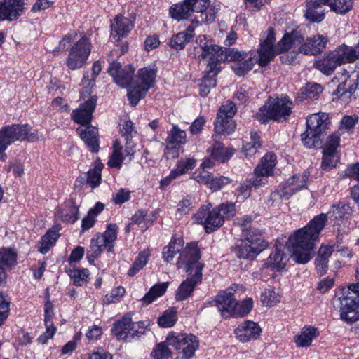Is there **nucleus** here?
I'll return each instance as SVG.
<instances>
[{"label":"nucleus","instance_id":"36","mask_svg":"<svg viewBox=\"0 0 359 359\" xmlns=\"http://www.w3.org/2000/svg\"><path fill=\"white\" fill-rule=\"evenodd\" d=\"M169 283L163 282L161 283L155 284L153 285L148 292L142 298V301L144 304L149 305L162 297L168 287Z\"/></svg>","mask_w":359,"mask_h":359},{"label":"nucleus","instance_id":"32","mask_svg":"<svg viewBox=\"0 0 359 359\" xmlns=\"http://www.w3.org/2000/svg\"><path fill=\"white\" fill-rule=\"evenodd\" d=\"M81 138L93 152L99 150L98 130L95 127L88 126L85 130H78Z\"/></svg>","mask_w":359,"mask_h":359},{"label":"nucleus","instance_id":"6","mask_svg":"<svg viewBox=\"0 0 359 359\" xmlns=\"http://www.w3.org/2000/svg\"><path fill=\"white\" fill-rule=\"evenodd\" d=\"M292 102L288 97H270L255 114L256 119L261 123L270 120L283 121L290 115Z\"/></svg>","mask_w":359,"mask_h":359},{"label":"nucleus","instance_id":"27","mask_svg":"<svg viewBox=\"0 0 359 359\" xmlns=\"http://www.w3.org/2000/svg\"><path fill=\"white\" fill-rule=\"evenodd\" d=\"M326 0H308L305 12L306 18L312 22H320L325 18V9L323 6Z\"/></svg>","mask_w":359,"mask_h":359},{"label":"nucleus","instance_id":"52","mask_svg":"<svg viewBox=\"0 0 359 359\" xmlns=\"http://www.w3.org/2000/svg\"><path fill=\"white\" fill-rule=\"evenodd\" d=\"M103 168V164L96 163L94 168L87 172V183L92 187H97L101 182V172Z\"/></svg>","mask_w":359,"mask_h":359},{"label":"nucleus","instance_id":"25","mask_svg":"<svg viewBox=\"0 0 359 359\" xmlns=\"http://www.w3.org/2000/svg\"><path fill=\"white\" fill-rule=\"evenodd\" d=\"M304 42L303 36L297 31L285 34L278 43L277 49L280 53L292 50V53H299L300 46Z\"/></svg>","mask_w":359,"mask_h":359},{"label":"nucleus","instance_id":"7","mask_svg":"<svg viewBox=\"0 0 359 359\" xmlns=\"http://www.w3.org/2000/svg\"><path fill=\"white\" fill-rule=\"evenodd\" d=\"M221 50L222 47L213 43L205 35H199L195 40V46L190 50V55L199 61L208 59L207 66L210 72L215 74L222 70L218 58Z\"/></svg>","mask_w":359,"mask_h":359},{"label":"nucleus","instance_id":"51","mask_svg":"<svg viewBox=\"0 0 359 359\" xmlns=\"http://www.w3.org/2000/svg\"><path fill=\"white\" fill-rule=\"evenodd\" d=\"M261 301L264 306L271 307L280 301V295L274 288H267L262 292Z\"/></svg>","mask_w":359,"mask_h":359},{"label":"nucleus","instance_id":"24","mask_svg":"<svg viewBox=\"0 0 359 359\" xmlns=\"http://www.w3.org/2000/svg\"><path fill=\"white\" fill-rule=\"evenodd\" d=\"M96 105V98L90 97L80 107L74 109L72 114V118L74 122L81 125H88L92 119V114Z\"/></svg>","mask_w":359,"mask_h":359},{"label":"nucleus","instance_id":"55","mask_svg":"<svg viewBox=\"0 0 359 359\" xmlns=\"http://www.w3.org/2000/svg\"><path fill=\"white\" fill-rule=\"evenodd\" d=\"M196 165V161L193 158H182L177 163L176 168L172 170V175L177 173L178 176L186 174Z\"/></svg>","mask_w":359,"mask_h":359},{"label":"nucleus","instance_id":"44","mask_svg":"<svg viewBox=\"0 0 359 359\" xmlns=\"http://www.w3.org/2000/svg\"><path fill=\"white\" fill-rule=\"evenodd\" d=\"M307 180L308 176L305 174L293 176L287 180L290 191L282 194L286 197H290L296 192L306 187Z\"/></svg>","mask_w":359,"mask_h":359},{"label":"nucleus","instance_id":"39","mask_svg":"<svg viewBox=\"0 0 359 359\" xmlns=\"http://www.w3.org/2000/svg\"><path fill=\"white\" fill-rule=\"evenodd\" d=\"M248 53L239 51L236 48H222L218 55L219 65L221 67L222 61H233L236 63L238 62L241 60H244L247 57Z\"/></svg>","mask_w":359,"mask_h":359},{"label":"nucleus","instance_id":"17","mask_svg":"<svg viewBox=\"0 0 359 359\" xmlns=\"http://www.w3.org/2000/svg\"><path fill=\"white\" fill-rule=\"evenodd\" d=\"M240 288L241 286L233 285L215 297V305L223 318L231 317L235 304L234 294Z\"/></svg>","mask_w":359,"mask_h":359},{"label":"nucleus","instance_id":"15","mask_svg":"<svg viewBox=\"0 0 359 359\" xmlns=\"http://www.w3.org/2000/svg\"><path fill=\"white\" fill-rule=\"evenodd\" d=\"M288 259L287 255L280 250L276 248V250L271 253L265 264L259 269V278L266 280L269 277L273 276V271H280L285 269Z\"/></svg>","mask_w":359,"mask_h":359},{"label":"nucleus","instance_id":"61","mask_svg":"<svg viewBox=\"0 0 359 359\" xmlns=\"http://www.w3.org/2000/svg\"><path fill=\"white\" fill-rule=\"evenodd\" d=\"M125 292L124 287L118 286L112 290L110 293L107 294L103 301L107 304L119 302L123 297Z\"/></svg>","mask_w":359,"mask_h":359},{"label":"nucleus","instance_id":"34","mask_svg":"<svg viewBox=\"0 0 359 359\" xmlns=\"http://www.w3.org/2000/svg\"><path fill=\"white\" fill-rule=\"evenodd\" d=\"M104 205L97 202L89 209L87 215L81 221V231L85 232L93 228L95 224L97 217L104 210Z\"/></svg>","mask_w":359,"mask_h":359},{"label":"nucleus","instance_id":"49","mask_svg":"<svg viewBox=\"0 0 359 359\" xmlns=\"http://www.w3.org/2000/svg\"><path fill=\"white\" fill-rule=\"evenodd\" d=\"M276 164V156L273 153H267L262 158L260 163L256 168H260L262 172L272 175Z\"/></svg>","mask_w":359,"mask_h":359},{"label":"nucleus","instance_id":"35","mask_svg":"<svg viewBox=\"0 0 359 359\" xmlns=\"http://www.w3.org/2000/svg\"><path fill=\"white\" fill-rule=\"evenodd\" d=\"M339 65L344 63L353 62L357 60L353 47L343 44L332 50Z\"/></svg>","mask_w":359,"mask_h":359},{"label":"nucleus","instance_id":"57","mask_svg":"<svg viewBox=\"0 0 359 359\" xmlns=\"http://www.w3.org/2000/svg\"><path fill=\"white\" fill-rule=\"evenodd\" d=\"M177 321V310L175 308H170L158 318V323L162 327H170Z\"/></svg>","mask_w":359,"mask_h":359},{"label":"nucleus","instance_id":"37","mask_svg":"<svg viewBox=\"0 0 359 359\" xmlns=\"http://www.w3.org/2000/svg\"><path fill=\"white\" fill-rule=\"evenodd\" d=\"M20 13L18 6H15L11 0L0 1V21L15 20Z\"/></svg>","mask_w":359,"mask_h":359},{"label":"nucleus","instance_id":"19","mask_svg":"<svg viewBox=\"0 0 359 359\" xmlns=\"http://www.w3.org/2000/svg\"><path fill=\"white\" fill-rule=\"evenodd\" d=\"M135 68L133 65H128L122 67L121 63L116 61L111 62L108 68V72L113 77L114 82L123 88H130Z\"/></svg>","mask_w":359,"mask_h":359},{"label":"nucleus","instance_id":"2","mask_svg":"<svg viewBox=\"0 0 359 359\" xmlns=\"http://www.w3.org/2000/svg\"><path fill=\"white\" fill-rule=\"evenodd\" d=\"M201 253L194 245L187 248L178 257L177 266L188 273L186 280L182 282L176 292V299L183 301L187 299L196 285L202 280V270L204 264L200 261Z\"/></svg>","mask_w":359,"mask_h":359},{"label":"nucleus","instance_id":"20","mask_svg":"<svg viewBox=\"0 0 359 359\" xmlns=\"http://www.w3.org/2000/svg\"><path fill=\"white\" fill-rule=\"evenodd\" d=\"M262 332L258 323L247 320L238 324L233 332L237 340L241 343H248L258 339Z\"/></svg>","mask_w":359,"mask_h":359},{"label":"nucleus","instance_id":"50","mask_svg":"<svg viewBox=\"0 0 359 359\" xmlns=\"http://www.w3.org/2000/svg\"><path fill=\"white\" fill-rule=\"evenodd\" d=\"M276 164V156L273 153H267L262 158L260 163L256 168H260L262 172L272 175Z\"/></svg>","mask_w":359,"mask_h":359},{"label":"nucleus","instance_id":"41","mask_svg":"<svg viewBox=\"0 0 359 359\" xmlns=\"http://www.w3.org/2000/svg\"><path fill=\"white\" fill-rule=\"evenodd\" d=\"M191 13V7L187 2V0L182 3L176 4L170 8V16L178 21L187 18Z\"/></svg>","mask_w":359,"mask_h":359},{"label":"nucleus","instance_id":"3","mask_svg":"<svg viewBox=\"0 0 359 359\" xmlns=\"http://www.w3.org/2000/svg\"><path fill=\"white\" fill-rule=\"evenodd\" d=\"M237 111L236 104L227 101L219 109L215 121V130L217 135H213L214 143L208 149V153L215 160L219 162L227 161L233 154L231 148H225L218 140V135H231L236 129V123L232 120Z\"/></svg>","mask_w":359,"mask_h":359},{"label":"nucleus","instance_id":"48","mask_svg":"<svg viewBox=\"0 0 359 359\" xmlns=\"http://www.w3.org/2000/svg\"><path fill=\"white\" fill-rule=\"evenodd\" d=\"M339 161L337 152L323 150L321 168L323 170L329 171L335 168Z\"/></svg>","mask_w":359,"mask_h":359},{"label":"nucleus","instance_id":"1","mask_svg":"<svg viewBox=\"0 0 359 359\" xmlns=\"http://www.w3.org/2000/svg\"><path fill=\"white\" fill-rule=\"evenodd\" d=\"M351 212V207L346 204L334 205L327 214L321 213L316 216L306 226L296 231L289 237L291 258L300 264L309 262L313 257L315 244L318 241L319 234L327 217L337 220L346 217Z\"/></svg>","mask_w":359,"mask_h":359},{"label":"nucleus","instance_id":"12","mask_svg":"<svg viewBox=\"0 0 359 359\" xmlns=\"http://www.w3.org/2000/svg\"><path fill=\"white\" fill-rule=\"evenodd\" d=\"M334 84L338 83L337 88L333 93L338 97L341 104H346L351 102L357 88H359V74L350 75L346 70L332 81Z\"/></svg>","mask_w":359,"mask_h":359},{"label":"nucleus","instance_id":"30","mask_svg":"<svg viewBox=\"0 0 359 359\" xmlns=\"http://www.w3.org/2000/svg\"><path fill=\"white\" fill-rule=\"evenodd\" d=\"M339 64L332 51L324 55L315 62V67L325 75L332 74Z\"/></svg>","mask_w":359,"mask_h":359},{"label":"nucleus","instance_id":"9","mask_svg":"<svg viewBox=\"0 0 359 359\" xmlns=\"http://www.w3.org/2000/svg\"><path fill=\"white\" fill-rule=\"evenodd\" d=\"M117 233V225L111 223L107 224L104 233H97L90 240V250L87 252V259L90 263H93L104 250L113 251Z\"/></svg>","mask_w":359,"mask_h":359},{"label":"nucleus","instance_id":"23","mask_svg":"<svg viewBox=\"0 0 359 359\" xmlns=\"http://www.w3.org/2000/svg\"><path fill=\"white\" fill-rule=\"evenodd\" d=\"M340 301V318L346 323H353L359 320V311L357 302L348 297L339 298Z\"/></svg>","mask_w":359,"mask_h":359},{"label":"nucleus","instance_id":"45","mask_svg":"<svg viewBox=\"0 0 359 359\" xmlns=\"http://www.w3.org/2000/svg\"><path fill=\"white\" fill-rule=\"evenodd\" d=\"M326 4L332 11L344 15L352 9L353 0H326Z\"/></svg>","mask_w":359,"mask_h":359},{"label":"nucleus","instance_id":"60","mask_svg":"<svg viewBox=\"0 0 359 359\" xmlns=\"http://www.w3.org/2000/svg\"><path fill=\"white\" fill-rule=\"evenodd\" d=\"M323 91L322 86L316 83H308L306 86L302 88V94L304 96L301 99H315Z\"/></svg>","mask_w":359,"mask_h":359},{"label":"nucleus","instance_id":"5","mask_svg":"<svg viewBox=\"0 0 359 359\" xmlns=\"http://www.w3.org/2000/svg\"><path fill=\"white\" fill-rule=\"evenodd\" d=\"M265 34L266 36H262L263 40H261L259 48L257 50L258 57H256L254 51H250L247 57L232 66V69L237 76H244L253 68L256 63L261 67H265L273 60L275 56V34L273 30L270 29Z\"/></svg>","mask_w":359,"mask_h":359},{"label":"nucleus","instance_id":"8","mask_svg":"<svg viewBox=\"0 0 359 359\" xmlns=\"http://www.w3.org/2000/svg\"><path fill=\"white\" fill-rule=\"evenodd\" d=\"M157 70L154 67H146L138 70L137 76L128 89V97L133 106L144 97L155 83Z\"/></svg>","mask_w":359,"mask_h":359},{"label":"nucleus","instance_id":"43","mask_svg":"<svg viewBox=\"0 0 359 359\" xmlns=\"http://www.w3.org/2000/svg\"><path fill=\"white\" fill-rule=\"evenodd\" d=\"M59 236L57 231L53 229L48 231L39 243V251L42 254H46L55 243Z\"/></svg>","mask_w":359,"mask_h":359},{"label":"nucleus","instance_id":"64","mask_svg":"<svg viewBox=\"0 0 359 359\" xmlns=\"http://www.w3.org/2000/svg\"><path fill=\"white\" fill-rule=\"evenodd\" d=\"M210 182L208 184V188L212 190L213 191H218L223 188L224 186L230 184L231 180L226 177L220 176L217 177H214L212 176Z\"/></svg>","mask_w":359,"mask_h":359},{"label":"nucleus","instance_id":"31","mask_svg":"<svg viewBox=\"0 0 359 359\" xmlns=\"http://www.w3.org/2000/svg\"><path fill=\"white\" fill-rule=\"evenodd\" d=\"M79 206L72 201L67 202L63 208L57 210L56 217L62 221L74 224L79 219Z\"/></svg>","mask_w":359,"mask_h":359},{"label":"nucleus","instance_id":"14","mask_svg":"<svg viewBox=\"0 0 359 359\" xmlns=\"http://www.w3.org/2000/svg\"><path fill=\"white\" fill-rule=\"evenodd\" d=\"M167 343L175 349H182V359H190L198 348V340L192 334L170 333Z\"/></svg>","mask_w":359,"mask_h":359},{"label":"nucleus","instance_id":"63","mask_svg":"<svg viewBox=\"0 0 359 359\" xmlns=\"http://www.w3.org/2000/svg\"><path fill=\"white\" fill-rule=\"evenodd\" d=\"M192 202L189 196L184 198L177 204L176 216L179 218L189 212L191 209Z\"/></svg>","mask_w":359,"mask_h":359},{"label":"nucleus","instance_id":"58","mask_svg":"<svg viewBox=\"0 0 359 359\" xmlns=\"http://www.w3.org/2000/svg\"><path fill=\"white\" fill-rule=\"evenodd\" d=\"M17 262V253L11 248L0 250V264L8 267H12Z\"/></svg>","mask_w":359,"mask_h":359},{"label":"nucleus","instance_id":"18","mask_svg":"<svg viewBox=\"0 0 359 359\" xmlns=\"http://www.w3.org/2000/svg\"><path fill=\"white\" fill-rule=\"evenodd\" d=\"M135 152V144L133 142H126L123 149L121 143L116 140L113 142V151L107 164L111 168L120 169L124 159L128 158L129 162L132 161Z\"/></svg>","mask_w":359,"mask_h":359},{"label":"nucleus","instance_id":"28","mask_svg":"<svg viewBox=\"0 0 359 359\" xmlns=\"http://www.w3.org/2000/svg\"><path fill=\"white\" fill-rule=\"evenodd\" d=\"M194 245L197 248V245L195 243H189L185 248L184 246V241L181 237H173L170 242L167 246L163 248V257L164 261L166 262H170L172 261L174 257L179 253H181L189 245ZM180 255H179L180 257Z\"/></svg>","mask_w":359,"mask_h":359},{"label":"nucleus","instance_id":"10","mask_svg":"<svg viewBox=\"0 0 359 359\" xmlns=\"http://www.w3.org/2000/svg\"><path fill=\"white\" fill-rule=\"evenodd\" d=\"M329 117L325 113H316L306 118V129L302 134V141L307 148L314 147L320 141V135L325 131Z\"/></svg>","mask_w":359,"mask_h":359},{"label":"nucleus","instance_id":"16","mask_svg":"<svg viewBox=\"0 0 359 359\" xmlns=\"http://www.w3.org/2000/svg\"><path fill=\"white\" fill-rule=\"evenodd\" d=\"M266 248L261 237L247 238L238 241L235 247V253L238 258L252 259Z\"/></svg>","mask_w":359,"mask_h":359},{"label":"nucleus","instance_id":"21","mask_svg":"<svg viewBox=\"0 0 359 359\" xmlns=\"http://www.w3.org/2000/svg\"><path fill=\"white\" fill-rule=\"evenodd\" d=\"M111 38L118 42L121 38L126 37L134 27V22L122 15H116L111 21Z\"/></svg>","mask_w":359,"mask_h":359},{"label":"nucleus","instance_id":"26","mask_svg":"<svg viewBox=\"0 0 359 359\" xmlns=\"http://www.w3.org/2000/svg\"><path fill=\"white\" fill-rule=\"evenodd\" d=\"M198 20H192L187 29L172 36L170 41V46L175 50H182L188 42L193 38L194 29L198 27Z\"/></svg>","mask_w":359,"mask_h":359},{"label":"nucleus","instance_id":"40","mask_svg":"<svg viewBox=\"0 0 359 359\" xmlns=\"http://www.w3.org/2000/svg\"><path fill=\"white\" fill-rule=\"evenodd\" d=\"M205 73L206 74L203 77L201 83L199 85L200 94L203 97L208 95L210 89L216 86V76L219 72L215 74V72H210L207 66Z\"/></svg>","mask_w":359,"mask_h":359},{"label":"nucleus","instance_id":"29","mask_svg":"<svg viewBox=\"0 0 359 359\" xmlns=\"http://www.w3.org/2000/svg\"><path fill=\"white\" fill-rule=\"evenodd\" d=\"M318 328L311 325L304 326L295 336L294 342L298 347L305 348L311 345L313 339L319 336Z\"/></svg>","mask_w":359,"mask_h":359},{"label":"nucleus","instance_id":"62","mask_svg":"<svg viewBox=\"0 0 359 359\" xmlns=\"http://www.w3.org/2000/svg\"><path fill=\"white\" fill-rule=\"evenodd\" d=\"M44 322L46 325V332L41 334L38 338L39 342L41 344H46L50 339L53 338L57 330V328L53 325L52 320H46Z\"/></svg>","mask_w":359,"mask_h":359},{"label":"nucleus","instance_id":"13","mask_svg":"<svg viewBox=\"0 0 359 359\" xmlns=\"http://www.w3.org/2000/svg\"><path fill=\"white\" fill-rule=\"evenodd\" d=\"M197 224L203 225L206 233H210L224 224V219L219 210L212 208L210 203L202 205L194 215Z\"/></svg>","mask_w":359,"mask_h":359},{"label":"nucleus","instance_id":"56","mask_svg":"<svg viewBox=\"0 0 359 359\" xmlns=\"http://www.w3.org/2000/svg\"><path fill=\"white\" fill-rule=\"evenodd\" d=\"M166 140L179 145L184 144L187 141V133L177 126L174 125L169 131Z\"/></svg>","mask_w":359,"mask_h":359},{"label":"nucleus","instance_id":"38","mask_svg":"<svg viewBox=\"0 0 359 359\" xmlns=\"http://www.w3.org/2000/svg\"><path fill=\"white\" fill-rule=\"evenodd\" d=\"M133 325L131 318L125 316L114 324L113 332L120 339L127 338L129 334L132 336Z\"/></svg>","mask_w":359,"mask_h":359},{"label":"nucleus","instance_id":"42","mask_svg":"<svg viewBox=\"0 0 359 359\" xmlns=\"http://www.w3.org/2000/svg\"><path fill=\"white\" fill-rule=\"evenodd\" d=\"M73 284L76 286H82L89 279L90 272L88 269H79L73 267L67 270Z\"/></svg>","mask_w":359,"mask_h":359},{"label":"nucleus","instance_id":"11","mask_svg":"<svg viewBox=\"0 0 359 359\" xmlns=\"http://www.w3.org/2000/svg\"><path fill=\"white\" fill-rule=\"evenodd\" d=\"M3 142L7 147L15 141L28 140L34 142L43 139L42 133L36 130H31L29 125H13L0 130Z\"/></svg>","mask_w":359,"mask_h":359},{"label":"nucleus","instance_id":"53","mask_svg":"<svg viewBox=\"0 0 359 359\" xmlns=\"http://www.w3.org/2000/svg\"><path fill=\"white\" fill-rule=\"evenodd\" d=\"M259 136L257 132H251L250 142L243 145V151L245 156H252L256 154L261 143Z\"/></svg>","mask_w":359,"mask_h":359},{"label":"nucleus","instance_id":"22","mask_svg":"<svg viewBox=\"0 0 359 359\" xmlns=\"http://www.w3.org/2000/svg\"><path fill=\"white\" fill-rule=\"evenodd\" d=\"M327 42V38L319 34L306 39H304V42L300 46L299 53L309 55L319 54L325 49Z\"/></svg>","mask_w":359,"mask_h":359},{"label":"nucleus","instance_id":"54","mask_svg":"<svg viewBox=\"0 0 359 359\" xmlns=\"http://www.w3.org/2000/svg\"><path fill=\"white\" fill-rule=\"evenodd\" d=\"M167 339L164 342L156 344L151 353L152 359H169L172 355V352L169 349Z\"/></svg>","mask_w":359,"mask_h":359},{"label":"nucleus","instance_id":"4","mask_svg":"<svg viewBox=\"0 0 359 359\" xmlns=\"http://www.w3.org/2000/svg\"><path fill=\"white\" fill-rule=\"evenodd\" d=\"M68 49L66 65L71 70L83 67L91 53V43L88 38L81 36L76 31L71 32L60 41L57 49Z\"/></svg>","mask_w":359,"mask_h":359},{"label":"nucleus","instance_id":"59","mask_svg":"<svg viewBox=\"0 0 359 359\" xmlns=\"http://www.w3.org/2000/svg\"><path fill=\"white\" fill-rule=\"evenodd\" d=\"M341 133L338 130L330 135L325 142L323 150L337 152V148L340 145Z\"/></svg>","mask_w":359,"mask_h":359},{"label":"nucleus","instance_id":"46","mask_svg":"<svg viewBox=\"0 0 359 359\" xmlns=\"http://www.w3.org/2000/svg\"><path fill=\"white\" fill-rule=\"evenodd\" d=\"M150 255L151 253L149 250H144L140 252L132 266L128 270V275L129 276H133L142 269L148 262Z\"/></svg>","mask_w":359,"mask_h":359},{"label":"nucleus","instance_id":"47","mask_svg":"<svg viewBox=\"0 0 359 359\" xmlns=\"http://www.w3.org/2000/svg\"><path fill=\"white\" fill-rule=\"evenodd\" d=\"M253 306V301L251 298H247L241 302L235 301L231 316L238 318L248 315Z\"/></svg>","mask_w":359,"mask_h":359},{"label":"nucleus","instance_id":"33","mask_svg":"<svg viewBox=\"0 0 359 359\" xmlns=\"http://www.w3.org/2000/svg\"><path fill=\"white\" fill-rule=\"evenodd\" d=\"M157 212H152L149 214L144 210H137L132 217V223L138 225L144 231L148 229L156 219Z\"/></svg>","mask_w":359,"mask_h":359}]
</instances>
